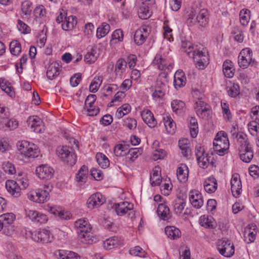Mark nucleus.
Segmentation results:
<instances>
[{
	"instance_id": "1",
	"label": "nucleus",
	"mask_w": 259,
	"mask_h": 259,
	"mask_svg": "<svg viewBox=\"0 0 259 259\" xmlns=\"http://www.w3.org/2000/svg\"><path fill=\"white\" fill-rule=\"evenodd\" d=\"M74 226L80 241L84 244H93L97 241V238L90 234L92 227L84 219H80L74 223Z\"/></svg>"
},
{
	"instance_id": "2",
	"label": "nucleus",
	"mask_w": 259,
	"mask_h": 259,
	"mask_svg": "<svg viewBox=\"0 0 259 259\" xmlns=\"http://www.w3.org/2000/svg\"><path fill=\"white\" fill-rule=\"evenodd\" d=\"M190 57H192L195 63L196 67L199 69H204L209 63L207 52L199 50L196 47L189 45L188 48L184 50Z\"/></svg>"
},
{
	"instance_id": "3",
	"label": "nucleus",
	"mask_w": 259,
	"mask_h": 259,
	"mask_svg": "<svg viewBox=\"0 0 259 259\" xmlns=\"http://www.w3.org/2000/svg\"><path fill=\"white\" fill-rule=\"evenodd\" d=\"M213 149L219 155H224L229 149V142L227 134L224 131L219 132L214 138Z\"/></svg>"
},
{
	"instance_id": "4",
	"label": "nucleus",
	"mask_w": 259,
	"mask_h": 259,
	"mask_svg": "<svg viewBox=\"0 0 259 259\" xmlns=\"http://www.w3.org/2000/svg\"><path fill=\"white\" fill-rule=\"evenodd\" d=\"M17 147L20 153L28 158H35L38 156L39 150L37 146L27 141H19Z\"/></svg>"
},
{
	"instance_id": "5",
	"label": "nucleus",
	"mask_w": 259,
	"mask_h": 259,
	"mask_svg": "<svg viewBox=\"0 0 259 259\" xmlns=\"http://www.w3.org/2000/svg\"><path fill=\"white\" fill-rule=\"evenodd\" d=\"M52 186H47L46 189H38L31 191L27 194V198L31 201L37 203H44L49 199V193L52 189Z\"/></svg>"
},
{
	"instance_id": "6",
	"label": "nucleus",
	"mask_w": 259,
	"mask_h": 259,
	"mask_svg": "<svg viewBox=\"0 0 259 259\" xmlns=\"http://www.w3.org/2000/svg\"><path fill=\"white\" fill-rule=\"evenodd\" d=\"M56 152L58 156L68 165L72 166L76 163V156L74 153L69 150V147L59 146Z\"/></svg>"
},
{
	"instance_id": "7",
	"label": "nucleus",
	"mask_w": 259,
	"mask_h": 259,
	"mask_svg": "<svg viewBox=\"0 0 259 259\" xmlns=\"http://www.w3.org/2000/svg\"><path fill=\"white\" fill-rule=\"evenodd\" d=\"M194 108L197 115L200 118L207 120L210 117L211 113V107L201 99H198L196 101Z\"/></svg>"
},
{
	"instance_id": "8",
	"label": "nucleus",
	"mask_w": 259,
	"mask_h": 259,
	"mask_svg": "<svg viewBox=\"0 0 259 259\" xmlns=\"http://www.w3.org/2000/svg\"><path fill=\"white\" fill-rule=\"evenodd\" d=\"M218 249L220 253L226 257H230L235 252L234 246L228 239H222L218 241Z\"/></svg>"
},
{
	"instance_id": "9",
	"label": "nucleus",
	"mask_w": 259,
	"mask_h": 259,
	"mask_svg": "<svg viewBox=\"0 0 259 259\" xmlns=\"http://www.w3.org/2000/svg\"><path fill=\"white\" fill-rule=\"evenodd\" d=\"M252 53L250 48H246L242 49L238 56L239 66L243 69L247 68L254 61L252 60Z\"/></svg>"
},
{
	"instance_id": "10",
	"label": "nucleus",
	"mask_w": 259,
	"mask_h": 259,
	"mask_svg": "<svg viewBox=\"0 0 259 259\" xmlns=\"http://www.w3.org/2000/svg\"><path fill=\"white\" fill-rule=\"evenodd\" d=\"M0 219L5 226V233L8 236H11L14 231V229L11 225L16 219L15 215L12 212L4 213L0 216Z\"/></svg>"
},
{
	"instance_id": "11",
	"label": "nucleus",
	"mask_w": 259,
	"mask_h": 259,
	"mask_svg": "<svg viewBox=\"0 0 259 259\" xmlns=\"http://www.w3.org/2000/svg\"><path fill=\"white\" fill-rule=\"evenodd\" d=\"M96 95L90 94L85 99L84 109L87 112L88 116L97 115V102Z\"/></svg>"
},
{
	"instance_id": "12",
	"label": "nucleus",
	"mask_w": 259,
	"mask_h": 259,
	"mask_svg": "<svg viewBox=\"0 0 259 259\" xmlns=\"http://www.w3.org/2000/svg\"><path fill=\"white\" fill-rule=\"evenodd\" d=\"M32 239L36 242L42 243L51 242L53 240V236L49 230L46 229L35 231L31 234Z\"/></svg>"
},
{
	"instance_id": "13",
	"label": "nucleus",
	"mask_w": 259,
	"mask_h": 259,
	"mask_svg": "<svg viewBox=\"0 0 259 259\" xmlns=\"http://www.w3.org/2000/svg\"><path fill=\"white\" fill-rule=\"evenodd\" d=\"M35 172L39 179L49 180L53 177L55 171L48 164H41L36 168Z\"/></svg>"
},
{
	"instance_id": "14",
	"label": "nucleus",
	"mask_w": 259,
	"mask_h": 259,
	"mask_svg": "<svg viewBox=\"0 0 259 259\" xmlns=\"http://www.w3.org/2000/svg\"><path fill=\"white\" fill-rule=\"evenodd\" d=\"M152 63L161 70L170 71L172 68V65L168 62L166 59L159 54L155 56Z\"/></svg>"
},
{
	"instance_id": "15",
	"label": "nucleus",
	"mask_w": 259,
	"mask_h": 259,
	"mask_svg": "<svg viewBox=\"0 0 259 259\" xmlns=\"http://www.w3.org/2000/svg\"><path fill=\"white\" fill-rule=\"evenodd\" d=\"M26 215L29 219L35 223H45L48 221L46 215L35 210H26Z\"/></svg>"
},
{
	"instance_id": "16",
	"label": "nucleus",
	"mask_w": 259,
	"mask_h": 259,
	"mask_svg": "<svg viewBox=\"0 0 259 259\" xmlns=\"http://www.w3.org/2000/svg\"><path fill=\"white\" fill-rule=\"evenodd\" d=\"M231 190L233 195L235 197H238L241 193L242 189V184L239 176L237 174H234L232 176L231 180Z\"/></svg>"
},
{
	"instance_id": "17",
	"label": "nucleus",
	"mask_w": 259,
	"mask_h": 259,
	"mask_svg": "<svg viewBox=\"0 0 259 259\" xmlns=\"http://www.w3.org/2000/svg\"><path fill=\"white\" fill-rule=\"evenodd\" d=\"M189 200L192 206L196 208H200L203 204L201 194L197 191H192L189 194Z\"/></svg>"
},
{
	"instance_id": "18",
	"label": "nucleus",
	"mask_w": 259,
	"mask_h": 259,
	"mask_svg": "<svg viewBox=\"0 0 259 259\" xmlns=\"http://www.w3.org/2000/svg\"><path fill=\"white\" fill-rule=\"evenodd\" d=\"M141 116L144 122L150 127H154L157 125V121L150 110H144L141 113Z\"/></svg>"
},
{
	"instance_id": "19",
	"label": "nucleus",
	"mask_w": 259,
	"mask_h": 259,
	"mask_svg": "<svg viewBox=\"0 0 259 259\" xmlns=\"http://www.w3.org/2000/svg\"><path fill=\"white\" fill-rule=\"evenodd\" d=\"M114 209L118 215H124L128 210L133 209V204L127 201L115 203L114 205Z\"/></svg>"
},
{
	"instance_id": "20",
	"label": "nucleus",
	"mask_w": 259,
	"mask_h": 259,
	"mask_svg": "<svg viewBox=\"0 0 259 259\" xmlns=\"http://www.w3.org/2000/svg\"><path fill=\"white\" fill-rule=\"evenodd\" d=\"M6 188L8 192L14 197H18L21 195V188L16 181L8 180L6 182Z\"/></svg>"
},
{
	"instance_id": "21",
	"label": "nucleus",
	"mask_w": 259,
	"mask_h": 259,
	"mask_svg": "<svg viewBox=\"0 0 259 259\" xmlns=\"http://www.w3.org/2000/svg\"><path fill=\"white\" fill-rule=\"evenodd\" d=\"M168 74L165 72H161L158 75L155 88L166 91L168 88Z\"/></svg>"
},
{
	"instance_id": "22",
	"label": "nucleus",
	"mask_w": 259,
	"mask_h": 259,
	"mask_svg": "<svg viewBox=\"0 0 259 259\" xmlns=\"http://www.w3.org/2000/svg\"><path fill=\"white\" fill-rule=\"evenodd\" d=\"M203 186L206 192L213 193L217 189V181L214 177H209L204 182Z\"/></svg>"
},
{
	"instance_id": "23",
	"label": "nucleus",
	"mask_w": 259,
	"mask_h": 259,
	"mask_svg": "<svg viewBox=\"0 0 259 259\" xmlns=\"http://www.w3.org/2000/svg\"><path fill=\"white\" fill-rule=\"evenodd\" d=\"M196 19L197 20V22L199 24V25L202 27H206L208 24V12L207 10L203 9H201Z\"/></svg>"
},
{
	"instance_id": "24",
	"label": "nucleus",
	"mask_w": 259,
	"mask_h": 259,
	"mask_svg": "<svg viewBox=\"0 0 259 259\" xmlns=\"http://www.w3.org/2000/svg\"><path fill=\"white\" fill-rule=\"evenodd\" d=\"M157 212L159 218L163 220L166 221L171 218L169 209L165 204H159Z\"/></svg>"
},
{
	"instance_id": "25",
	"label": "nucleus",
	"mask_w": 259,
	"mask_h": 259,
	"mask_svg": "<svg viewBox=\"0 0 259 259\" xmlns=\"http://www.w3.org/2000/svg\"><path fill=\"white\" fill-rule=\"evenodd\" d=\"M174 84L175 88H181L186 84V78L182 71H177L174 75Z\"/></svg>"
},
{
	"instance_id": "26",
	"label": "nucleus",
	"mask_w": 259,
	"mask_h": 259,
	"mask_svg": "<svg viewBox=\"0 0 259 259\" xmlns=\"http://www.w3.org/2000/svg\"><path fill=\"white\" fill-rule=\"evenodd\" d=\"M213 160V157L212 154L209 155V154H205L200 158L197 159L199 166L204 169L207 168L209 164L213 166L214 163Z\"/></svg>"
},
{
	"instance_id": "27",
	"label": "nucleus",
	"mask_w": 259,
	"mask_h": 259,
	"mask_svg": "<svg viewBox=\"0 0 259 259\" xmlns=\"http://www.w3.org/2000/svg\"><path fill=\"white\" fill-rule=\"evenodd\" d=\"M188 168L185 164H181L177 171V176L180 182H185L187 180L188 177Z\"/></svg>"
},
{
	"instance_id": "28",
	"label": "nucleus",
	"mask_w": 259,
	"mask_h": 259,
	"mask_svg": "<svg viewBox=\"0 0 259 259\" xmlns=\"http://www.w3.org/2000/svg\"><path fill=\"white\" fill-rule=\"evenodd\" d=\"M127 62L122 58H120L117 61L115 67V73L116 76L118 77H121L123 73L125 71L126 68Z\"/></svg>"
},
{
	"instance_id": "29",
	"label": "nucleus",
	"mask_w": 259,
	"mask_h": 259,
	"mask_svg": "<svg viewBox=\"0 0 259 259\" xmlns=\"http://www.w3.org/2000/svg\"><path fill=\"white\" fill-rule=\"evenodd\" d=\"M223 68L224 74L226 77L231 78L234 76L235 70L230 60H226L223 63Z\"/></svg>"
},
{
	"instance_id": "30",
	"label": "nucleus",
	"mask_w": 259,
	"mask_h": 259,
	"mask_svg": "<svg viewBox=\"0 0 259 259\" xmlns=\"http://www.w3.org/2000/svg\"><path fill=\"white\" fill-rule=\"evenodd\" d=\"M165 232L168 238L172 239L179 238L181 235L180 230L174 226H167L165 228Z\"/></svg>"
},
{
	"instance_id": "31",
	"label": "nucleus",
	"mask_w": 259,
	"mask_h": 259,
	"mask_svg": "<svg viewBox=\"0 0 259 259\" xmlns=\"http://www.w3.org/2000/svg\"><path fill=\"white\" fill-rule=\"evenodd\" d=\"M88 172V167L85 165H83L81 167L78 173L76 174V180L80 185H81L83 183H85L87 179V175Z\"/></svg>"
},
{
	"instance_id": "32",
	"label": "nucleus",
	"mask_w": 259,
	"mask_h": 259,
	"mask_svg": "<svg viewBox=\"0 0 259 259\" xmlns=\"http://www.w3.org/2000/svg\"><path fill=\"white\" fill-rule=\"evenodd\" d=\"M164 124L166 131L170 134H174L176 130V124L173 119L167 116L163 118Z\"/></svg>"
},
{
	"instance_id": "33",
	"label": "nucleus",
	"mask_w": 259,
	"mask_h": 259,
	"mask_svg": "<svg viewBox=\"0 0 259 259\" xmlns=\"http://www.w3.org/2000/svg\"><path fill=\"white\" fill-rule=\"evenodd\" d=\"M58 66L56 63H52L49 66L47 71V76L49 79L52 80L59 74Z\"/></svg>"
},
{
	"instance_id": "34",
	"label": "nucleus",
	"mask_w": 259,
	"mask_h": 259,
	"mask_svg": "<svg viewBox=\"0 0 259 259\" xmlns=\"http://www.w3.org/2000/svg\"><path fill=\"white\" fill-rule=\"evenodd\" d=\"M200 225L206 228L213 229L216 226L215 223L213 221L212 217H206L205 215L201 216L200 218Z\"/></svg>"
},
{
	"instance_id": "35",
	"label": "nucleus",
	"mask_w": 259,
	"mask_h": 259,
	"mask_svg": "<svg viewBox=\"0 0 259 259\" xmlns=\"http://www.w3.org/2000/svg\"><path fill=\"white\" fill-rule=\"evenodd\" d=\"M33 9L32 4L29 1H25L21 4V11L25 18H28Z\"/></svg>"
},
{
	"instance_id": "36",
	"label": "nucleus",
	"mask_w": 259,
	"mask_h": 259,
	"mask_svg": "<svg viewBox=\"0 0 259 259\" xmlns=\"http://www.w3.org/2000/svg\"><path fill=\"white\" fill-rule=\"evenodd\" d=\"M148 34V32H145V33L144 34L142 30H136L134 35V40L136 44L139 46L143 44L145 42Z\"/></svg>"
},
{
	"instance_id": "37",
	"label": "nucleus",
	"mask_w": 259,
	"mask_h": 259,
	"mask_svg": "<svg viewBox=\"0 0 259 259\" xmlns=\"http://www.w3.org/2000/svg\"><path fill=\"white\" fill-rule=\"evenodd\" d=\"M29 123L32 121L36 122V125L33 127V131L36 133H40L42 132V121L41 119L37 116H32L29 117Z\"/></svg>"
},
{
	"instance_id": "38",
	"label": "nucleus",
	"mask_w": 259,
	"mask_h": 259,
	"mask_svg": "<svg viewBox=\"0 0 259 259\" xmlns=\"http://www.w3.org/2000/svg\"><path fill=\"white\" fill-rule=\"evenodd\" d=\"M185 206V202L184 200L180 198L175 200L174 204V210L177 215H180L183 211Z\"/></svg>"
},
{
	"instance_id": "39",
	"label": "nucleus",
	"mask_w": 259,
	"mask_h": 259,
	"mask_svg": "<svg viewBox=\"0 0 259 259\" xmlns=\"http://www.w3.org/2000/svg\"><path fill=\"white\" fill-rule=\"evenodd\" d=\"M189 123L191 136L192 138H195L198 132L197 120L195 117H191Z\"/></svg>"
},
{
	"instance_id": "40",
	"label": "nucleus",
	"mask_w": 259,
	"mask_h": 259,
	"mask_svg": "<svg viewBox=\"0 0 259 259\" xmlns=\"http://www.w3.org/2000/svg\"><path fill=\"white\" fill-rule=\"evenodd\" d=\"M172 110L177 114L181 113L184 110L185 104L180 100H174L171 103Z\"/></svg>"
},
{
	"instance_id": "41",
	"label": "nucleus",
	"mask_w": 259,
	"mask_h": 259,
	"mask_svg": "<svg viewBox=\"0 0 259 259\" xmlns=\"http://www.w3.org/2000/svg\"><path fill=\"white\" fill-rule=\"evenodd\" d=\"M159 167H155L153 171V174L150 177L151 184L152 186H155L160 184L161 180L159 176Z\"/></svg>"
},
{
	"instance_id": "42",
	"label": "nucleus",
	"mask_w": 259,
	"mask_h": 259,
	"mask_svg": "<svg viewBox=\"0 0 259 259\" xmlns=\"http://www.w3.org/2000/svg\"><path fill=\"white\" fill-rule=\"evenodd\" d=\"M98 165L103 169L108 168L110 165V161L108 157L100 152H98Z\"/></svg>"
},
{
	"instance_id": "43",
	"label": "nucleus",
	"mask_w": 259,
	"mask_h": 259,
	"mask_svg": "<svg viewBox=\"0 0 259 259\" xmlns=\"http://www.w3.org/2000/svg\"><path fill=\"white\" fill-rule=\"evenodd\" d=\"M127 150L125 145L119 144L114 147V153L116 156H124L127 153Z\"/></svg>"
},
{
	"instance_id": "44",
	"label": "nucleus",
	"mask_w": 259,
	"mask_h": 259,
	"mask_svg": "<svg viewBox=\"0 0 259 259\" xmlns=\"http://www.w3.org/2000/svg\"><path fill=\"white\" fill-rule=\"evenodd\" d=\"M10 51L13 55H18L21 52V44L17 40L12 41L10 44Z\"/></svg>"
},
{
	"instance_id": "45",
	"label": "nucleus",
	"mask_w": 259,
	"mask_h": 259,
	"mask_svg": "<svg viewBox=\"0 0 259 259\" xmlns=\"http://www.w3.org/2000/svg\"><path fill=\"white\" fill-rule=\"evenodd\" d=\"M139 17L142 19H147L151 15L149 7L148 6H141L138 11Z\"/></svg>"
},
{
	"instance_id": "46",
	"label": "nucleus",
	"mask_w": 259,
	"mask_h": 259,
	"mask_svg": "<svg viewBox=\"0 0 259 259\" xmlns=\"http://www.w3.org/2000/svg\"><path fill=\"white\" fill-rule=\"evenodd\" d=\"M96 53V47L92 48L91 51H89L84 57L85 61L89 64L94 63L97 60V57L95 55Z\"/></svg>"
},
{
	"instance_id": "47",
	"label": "nucleus",
	"mask_w": 259,
	"mask_h": 259,
	"mask_svg": "<svg viewBox=\"0 0 259 259\" xmlns=\"http://www.w3.org/2000/svg\"><path fill=\"white\" fill-rule=\"evenodd\" d=\"M188 142L187 139H182L179 141V147L181 149L183 155L185 156H187L190 151Z\"/></svg>"
},
{
	"instance_id": "48",
	"label": "nucleus",
	"mask_w": 259,
	"mask_h": 259,
	"mask_svg": "<svg viewBox=\"0 0 259 259\" xmlns=\"http://www.w3.org/2000/svg\"><path fill=\"white\" fill-rule=\"evenodd\" d=\"M110 26L109 24L104 22L98 27V38L103 37L106 35L109 32Z\"/></svg>"
},
{
	"instance_id": "49",
	"label": "nucleus",
	"mask_w": 259,
	"mask_h": 259,
	"mask_svg": "<svg viewBox=\"0 0 259 259\" xmlns=\"http://www.w3.org/2000/svg\"><path fill=\"white\" fill-rule=\"evenodd\" d=\"M232 135L233 136H235V138L237 139L239 145H244V144H249L247 135L244 133L242 132L236 133L235 132Z\"/></svg>"
},
{
	"instance_id": "50",
	"label": "nucleus",
	"mask_w": 259,
	"mask_h": 259,
	"mask_svg": "<svg viewBox=\"0 0 259 259\" xmlns=\"http://www.w3.org/2000/svg\"><path fill=\"white\" fill-rule=\"evenodd\" d=\"M255 233L251 230V229L247 228L244 231V240L247 243H250L254 241L255 239Z\"/></svg>"
},
{
	"instance_id": "51",
	"label": "nucleus",
	"mask_w": 259,
	"mask_h": 259,
	"mask_svg": "<svg viewBox=\"0 0 259 259\" xmlns=\"http://www.w3.org/2000/svg\"><path fill=\"white\" fill-rule=\"evenodd\" d=\"M117 240L116 237H114L111 238L106 239L105 241H103L102 245L104 248L106 249H111L115 245L117 244Z\"/></svg>"
},
{
	"instance_id": "52",
	"label": "nucleus",
	"mask_w": 259,
	"mask_h": 259,
	"mask_svg": "<svg viewBox=\"0 0 259 259\" xmlns=\"http://www.w3.org/2000/svg\"><path fill=\"white\" fill-rule=\"evenodd\" d=\"M250 11L248 10H242L240 12V21L243 25H246L250 17Z\"/></svg>"
},
{
	"instance_id": "53",
	"label": "nucleus",
	"mask_w": 259,
	"mask_h": 259,
	"mask_svg": "<svg viewBox=\"0 0 259 259\" xmlns=\"http://www.w3.org/2000/svg\"><path fill=\"white\" fill-rule=\"evenodd\" d=\"M129 253L131 255L143 257H145L146 254L145 251L141 247L138 246L131 248L129 250Z\"/></svg>"
},
{
	"instance_id": "54",
	"label": "nucleus",
	"mask_w": 259,
	"mask_h": 259,
	"mask_svg": "<svg viewBox=\"0 0 259 259\" xmlns=\"http://www.w3.org/2000/svg\"><path fill=\"white\" fill-rule=\"evenodd\" d=\"M248 130L252 135L257 136L259 133V123L258 121H252L248 124Z\"/></svg>"
},
{
	"instance_id": "55",
	"label": "nucleus",
	"mask_w": 259,
	"mask_h": 259,
	"mask_svg": "<svg viewBox=\"0 0 259 259\" xmlns=\"http://www.w3.org/2000/svg\"><path fill=\"white\" fill-rule=\"evenodd\" d=\"M34 15L35 18H42L46 14V9L42 5H39L34 10Z\"/></svg>"
},
{
	"instance_id": "56",
	"label": "nucleus",
	"mask_w": 259,
	"mask_h": 259,
	"mask_svg": "<svg viewBox=\"0 0 259 259\" xmlns=\"http://www.w3.org/2000/svg\"><path fill=\"white\" fill-rule=\"evenodd\" d=\"M250 150H252L250 144H244V145H239L238 148L239 156L242 157L243 156H245Z\"/></svg>"
},
{
	"instance_id": "57",
	"label": "nucleus",
	"mask_w": 259,
	"mask_h": 259,
	"mask_svg": "<svg viewBox=\"0 0 259 259\" xmlns=\"http://www.w3.org/2000/svg\"><path fill=\"white\" fill-rule=\"evenodd\" d=\"M228 94L232 97H236L240 94L239 86L237 84H234L228 91Z\"/></svg>"
},
{
	"instance_id": "58",
	"label": "nucleus",
	"mask_w": 259,
	"mask_h": 259,
	"mask_svg": "<svg viewBox=\"0 0 259 259\" xmlns=\"http://www.w3.org/2000/svg\"><path fill=\"white\" fill-rule=\"evenodd\" d=\"M81 80V75L80 73H76L70 79V83L72 87H77Z\"/></svg>"
},
{
	"instance_id": "59",
	"label": "nucleus",
	"mask_w": 259,
	"mask_h": 259,
	"mask_svg": "<svg viewBox=\"0 0 259 259\" xmlns=\"http://www.w3.org/2000/svg\"><path fill=\"white\" fill-rule=\"evenodd\" d=\"M97 204V195L96 193H94L88 199L87 205L89 208L93 209Z\"/></svg>"
},
{
	"instance_id": "60",
	"label": "nucleus",
	"mask_w": 259,
	"mask_h": 259,
	"mask_svg": "<svg viewBox=\"0 0 259 259\" xmlns=\"http://www.w3.org/2000/svg\"><path fill=\"white\" fill-rule=\"evenodd\" d=\"M112 121V116L110 114H106L103 116L100 122L102 124L107 126L110 125Z\"/></svg>"
},
{
	"instance_id": "61",
	"label": "nucleus",
	"mask_w": 259,
	"mask_h": 259,
	"mask_svg": "<svg viewBox=\"0 0 259 259\" xmlns=\"http://www.w3.org/2000/svg\"><path fill=\"white\" fill-rule=\"evenodd\" d=\"M165 92V91L155 88L154 92L152 93V96L155 100L161 99L164 96Z\"/></svg>"
},
{
	"instance_id": "62",
	"label": "nucleus",
	"mask_w": 259,
	"mask_h": 259,
	"mask_svg": "<svg viewBox=\"0 0 259 259\" xmlns=\"http://www.w3.org/2000/svg\"><path fill=\"white\" fill-rule=\"evenodd\" d=\"M125 94L123 91L118 92L114 97V98L111 101L110 103V106H112V103H114L116 102H121L122 99L125 97Z\"/></svg>"
},
{
	"instance_id": "63",
	"label": "nucleus",
	"mask_w": 259,
	"mask_h": 259,
	"mask_svg": "<svg viewBox=\"0 0 259 259\" xmlns=\"http://www.w3.org/2000/svg\"><path fill=\"white\" fill-rule=\"evenodd\" d=\"M182 0H169V5L173 11H177L181 6Z\"/></svg>"
},
{
	"instance_id": "64",
	"label": "nucleus",
	"mask_w": 259,
	"mask_h": 259,
	"mask_svg": "<svg viewBox=\"0 0 259 259\" xmlns=\"http://www.w3.org/2000/svg\"><path fill=\"white\" fill-rule=\"evenodd\" d=\"M125 123L126 126L130 130L135 129L137 125V120L134 118H127Z\"/></svg>"
}]
</instances>
